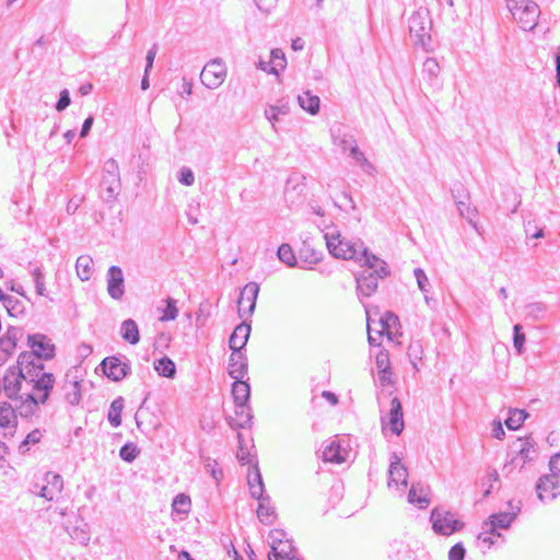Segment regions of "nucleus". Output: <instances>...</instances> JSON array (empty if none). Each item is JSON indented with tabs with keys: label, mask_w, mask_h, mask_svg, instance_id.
I'll list each match as a JSON object with an SVG mask.
<instances>
[{
	"label": "nucleus",
	"mask_w": 560,
	"mask_h": 560,
	"mask_svg": "<svg viewBox=\"0 0 560 560\" xmlns=\"http://www.w3.org/2000/svg\"><path fill=\"white\" fill-rule=\"evenodd\" d=\"M33 354H20L16 365L3 376V392L10 399H37L45 404L55 384L52 373L44 371L43 363H32Z\"/></svg>",
	"instance_id": "obj_1"
},
{
	"label": "nucleus",
	"mask_w": 560,
	"mask_h": 560,
	"mask_svg": "<svg viewBox=\"0 0 560 560\" xmlns=\"http://www.w3.org/2000/svg\"><path fill=\"white\" fill-rule=\"evenodd\" d=\"M506 7L523 31H532L537 25L540 9L534 1L506 0Z\"/></svg>",
	"instance_id": "obj_2"
},
{
	"label": "nucleus",
	"mask_w": 560,
	"mask_h": 560,
	"mask_svg": "<svg viewBox=\"0 0 560 560\" xmlns=\"http://www.w3.org/2000/svg\"><path fill=\"white\" fill-rule=\"evenodd\" d=\"M432 21L427 8H419L409 18V33L415 44L423 49L431 48Z\"/></svg>",
	"instance_id": "obj_3"
},
{
	"label": "nucleus",
	"mask_w": 560,
	"mask_h": 560,
	"mask_svg": "<svg viewBox=\"0 0 560 560\" xmlns=\"http://www.w3.org/2000/svg\"><path fill=\"white\" fill-rule=\"evenodd\" d=\"M324 238L328 252L334 257L345 260H353L363 245L361 241L351 242L345 238L336 229L325 232Z\"/></svg>",
	"instance_id": "obj_4"
},
{
	"label": "nucleus",
	"mask_w": 560,
	"mask_h": 560,
	"mask_svg": "<svg viewBox=\"0 0 560 560\" xmlns=\"http://www.w3.org/2000/svg\"><path fill=\"white\" fill-rule=\"evenodd\" d=\"M536 448L530 438L517 439L509 454L510 460L503 466V472L511 474L514 468H523L527 463L534 460L536 456Z\"/></svg>",
	"instance_id": "obj_5"
},
{
	"label": "nucleus",
	"mask_w": 560,
	"mask_h": 560,
	"mask_svg": "<svg viewBox=\"0 0 560 560\" xmlns=\"http://www.w3.org/2000/svg\"><path fill=\"white\" fill-rule=\"evenodd\" d=\"M432 528L436 534L450 536L464 527V523L456 515L443 508H435L431 512Z\"/></svg>",
	"instance_id": "obj_6"
},
{
	"label": "nucleus",
	"mask_w": 560,
	"mask_h": 560,
	"mask_svg": "<svg viewBox=\"0 0 560 560\" xmlns=\"http://www.w3.org/2000/svg\"><path fill=\"white\" fill-rule=\"evenodd\" d=\"M27 346L31 352L24 351L20 354H33L32 363H42L40 360H50L55 357V345L51 339L43 334H34L27 336Z\"/></svg>",
	"instance_id": "obj_7"
},
{
	"label": "nucleus",
	"mask_w": 560,
	"mask_h": 560,
	"mask_svg": "<svg viewBox=\"0 0 560 560\" xmlns=\"http://www.w3.org/2000/svg\"><path fill=\"white\" fill-rule=\"evenodd\" d=\"M226 73L222 59L215 58L206 63L200 73V80L206 88L214 90L224 82Z\"/></svg>",
	"instance_id": "obj_8"
},
{
	"label": "nucleus",
	"mask_w": 560,
	"mask_h": 560,
	"mask_svg": "<svg viewBox=\"0 0 560 560\" xmlns=\"http://www.w3.org/2000/svg\"><path fill=\"white\" fill-rule=\"evenodd\" d=\"M360 266L365 267V271H372L378 278L384 279L390 275V270L386 261L371 253L364 244L360 248L357 257L353 259Z\"/></svg>",
	"instance_id": "obj_9"
},
{
	"label": "nucleus",
	"mask_w": 560,
	"mask_h": 560,
	"mask_svg": "<svg viewBox=\"0 0 560 560\" xmlns=\"http://www.w3.org/2000/svg\"><path fill=\"white\" fill-rule=\"evenodd\" d=\"M508 511L492 514L489 522L485 523V527H489L490 533H495L497 528L506 529L510 527L521 511V501L514 502L511 500L508 502Z\"/></svg>",
	"instance_id": "obj_10"
},
{
	"label": "nucleus",
	"mask_w": 560,
	"mask_h": 560,
	"mask_svg": "<svg viewBox=\"0 0 560 560\" xmlns=\"http://www.w3.org/2000/svg\"><path fill=\"white\" fill-rule=\"evenodd\" d=\"M259 285L256 282L247 283L241 291L238 299V315L241 318L249 317L255 311Z\"/></svg>",
	"instance_id": "obj_11"
},
{
	"label": "nucleus",
	"mask_w": 560,
	"mask_h": 560,
	"mask_svg": "<svg viewBox=\"0 0 560 560\" xmlns=\"http://www.w3.org/2000/svg\"><path fill=\"white\" fill-rule=\"evenodd\" d=\"M104 374L113 381H121L130 372L131 368L128 362H122L117 357H107L101 363Z\"/></svg>",
	"instance_id": "obj_12"
},
{
	"label": "nucleus",
	"mask_w": 560,
	"mask_h": 560,
	"mask_svg": "<svg viewBox=\"0 0 560 560\" xmlns=\"http://www.w3.org/2000/svg\"><path fill=\"white\" fill-rule=\"evenodd\" d=\"M408 485V470L407 468L401 464L400 457L393 453L390 458V464L388 468V480L387 486L388 488L393 487H404L406 488Z\"/></svg>",
	"instance_id": "obj_13"
},
{
	"label": "nucleus",
	"mask_w": 560,
	"mask_h": 560,
	"mask_svg": "<svg viewBox=\"0 0 560 560\" xmlns=\"http://www.w3.org/2000/svg\"><path fill=\"white\" fill-rule=\"evenodd\" d=\"M107 292L114 300H121L125 294V280L120 267L110 266L106 273Z\"/></svg>",
	"instance_id": "obj_14"
},
{
	"label": "nucleus",
	"mask_w": 560,
	"mask_h": 560,
	"mask_svg": "<svg viewBox=\"0 0 560 560\" xmlns=\"http://www.w3.org/2000/svg\"><path fill=\"white\" fill-rule=\"evenodd\" d=\"M558 478L555 475H545L539 478L536 485V491L540 501H551L557 498Z\"/></svg>",
	"instance_id": "obj_15"
},
{
	"label": "nucleus",
	"mask_w": 560,
	"mask_h": 560,
	"mask_svg": "<svg viewBox=\"0 0 560 560\" xmlns=\"http://www.w3.org/2000/svg\"><path fill=\"white\" fill-rule=\"evenodd\" d=\"M380 278L373 273L372 271H363L360 276L355 278L357 280V292L359 298H369L371 296L378 287Z\"/></svg>",
	"instance_id": "obj_16"
},
{
	"label": "nucleus",
	"mask_w": 560,
	"mask_h": 560,
	"mask_svg": "<svg viewBox=\"0 0 560 560\" xmlns=\"http://www.w3.org/2000/svg\"><path fill=\"white\" fill-rule=\"evenodd\" d=\"M229 375L238 381L247 373V358L242 351H232L229 360Z\"/></svg>",
	"instance_id": "obj_17"
},
{
	"label": "nucleus",
	"mask_w": 560,
	"mask_h": 560,
	"mask_svg": "<svg viewBox=\"0 0 560 560\" xmlns=\"http://www.w3.org/2000/svg\"><path fill=\"white\" fill-rule=\"evenodd\" d=\"M387 424L389 425L392 432L396 435H399L404 430L402 407L400 400L397 397H394L390 400Z\"/></svg>",
	"instance_id": "obj_18"
},
{
	"label": "nucleus",
	"mask_w": 560,
	"mask_h": 560,
	"mask_svg": "<svg viewBox=\"0 0 560 560\" xmlns=\"http://www.w3.org/2000/svg\"><path fill=\"white\" fill-rule=\"evenodd\" d=\"M249 334H250V325L249 324L243 322L240 325H237L229 340L230 349L232 351H235V350L242 351V349L247 343Z\"/></svg>",
	"instance_id": "obj_19"
},
{
	"label": "nucleus",
	"mask_w": 560,
	"mask_h": 560,
	"mask_svg": "<svg viewBox=\"0 0 560 560\" xmlns=\"http://www.w3.org/2000/svg\"><path fill=\"white\" fill-rule=\"evenodd\" d=\"M408 502L419 509H425L430 504L429 489L422 483H412L408 493Z\"/></svg>",
	"instance_id": "obj_20"
},
{
	"label": "nucleus",
	"mask_w": 560,
	"mask_h": 560,
	"mask_svg": "<svg viewBox=\"0 0 560 560\" xmlns=\"http://www.w3.org/2000/svg\"><path fill=\"white\" fill-rule=\"evenodd\" d=\"M253 413L247 405H235V418L229 417L228 423L231 428L250 427Z\"/></svg>",
	"instance_id": "obj_21"
},
{
	"label": "nucleus",
	"mask_w": 560,
	"mask_h": 560,
	"mask_svg": "<svg viewBox=\"0 0 560 560\" xmlns=\"http://www.w3.org/2000/svg\"><path fill=\"white\" fill-rule=\"evenodd\" d=\"M345 453L346 451L342 448L340 442L332 440L325 446L323 459L329 463L341 464L346 462Z\"/></svg>",
	"instance_id": "obj_22"
},
{
	"label": "nucleus",
	"mask_w": 560,
	"mask_h": 560,
	"mask_svg": "<svg viewBox=\"0 0 560 560\" xmlns=\"http://www.w3.org/2000/svg\"><path fill=\"white\" fill-rule=\"evenodd\" d=\"M278 546H271V551L268 553L269 560H287L291 556L296 555V550L290 539L283 540Z\"/></svg>",
	"instance_id": "obj_23"
},
{
	"label": "nucleus",
	"mask_w": 560,
	"mask_h": 560,
	"mask_svg": "<svg viewBox=\"0 0 560 560\" xmlns=\"http://www.w3.org/2000/svg\"><path fill=\"white\" fill-rule=\"evenodd\" d=\"M232 395L235 405H247L250 396V387L247 382L238 380L233 383Z\"/></svg>",
	"instance_id": "obj_24"
},
{
	"label": "nucleus",
	"mask_w": 560,
	"mask_h": 560,
	"mask_svg": "<svg viewBox=\"0 0 560 560\" xmlns=\"http://www.w3.org/2000/svg\"><path fill=\"white\" fill-rule=\"evenodd\" d=\"M257 517L265 525H271L276 518L273 506L270 504V498L260 499L257 508Z\"/></svg>",
	"instance_id": "obj_25"
},
{
	"label": "nucleus",
	"mask_w": 560,
	"mask_h": 560,
	"mask_svg": "<svg viewBox=\"0 0 560 560\" xmlns=\"http://www.w3.org/2000/svg\"><path fill=\"white\" fill-rule=\"evenodd\" d=\"M120 334L124 340L130 345H137L140 340L138 325L133 319H126L120 327Z\"/></svg>",
	"instance_id": "obj_26"
},
{
	"label": "nucleus",
	"mask_w": 560,
	"mask_h": 560,
	"mask_svg": "<svg viewBox=\"0 0 560 560\" xmlns=\"http://www.w3.org/2000/svg\"><path fill=\"white\" fill-rule=\"evenodd\" d=\"M93 269V259L89 255H81L75 262L77 275L82 281L91 279Z\"/></svg>",
	"instance_id": "obj_27"
},
{
	"label": "nucleus",
	"mask_w": 560,
	"mask_h": 560,
	"mask_svg": "<svg viewBox=\"0 0 560 560\" xmlns=\"http://www.w3.org/2000/svg\"><path fill=\"white\" fill-rule=\"evenodd\" d=\"M300 106L312 115H315L319 110L320 100L318 96L313 95L310 91L304 92L298 96Z\"/></svg>",
	"instance_id": "obj_28"
},
{
	"label": "nucleus",
	"mask_w": 560,
	"mask_h": 560,
	"mask_svg": "<svg viewBox=\"0 0 560 560\" xmlns=\"http://www.w3.org/2000/svg\"><path fill=\"white\" fill-rule=\"evenodd\" d=\"M154 370L159 375L173 378L176 373L175 363L167 357H163L154 362Z\"/></svg>",
	"instance_id": "obj_29"
},
{
	"label": "nucleus",
	"mask_w": 560,
	"mask_h": 560,
	"mask_svg": "<svg viewBox=\"0 0 560 560\" xmlns=\"http://www.w3.org/2000/svg\"><path fill=\"white\" fill-rule=\"evenodd\" d=\"M16 427V415L9 402H0V427Z\"/></svg>",
	"instance_id": "obj_30"
},
{
	"label": "nucleus",
	"mask_w": 560,
	"mask_h": 560,
	"mask_svg": "<svg viewBox=\"0 0 560 560\" xmlns=\"http://www.w3.org/2000/svg\"><path fill=\"white\" fill-rule=\"evenodd\" d=\"M289 105L288 103H282L280 105H269L265 109V117L271 122L272 129L276 130V122L279 120L280 115L289 114Z\"/></svg>",
	"instance_id": "obj_31"
},
{
	"label": "nucleus",
	"mask_w": 560,
	"mask_h": 560,
	"mask_svg": "<svg viewBox=\"0 0 560 560\" xmlns=\"http://www.w3.org/2000/svg\"><path fill=\"white\" fill-rule=\"evenodd\" d=\"M440 73V65L434 58H427L422 66L423 78L427 79L430 84H434Z\"/></svg>",
	"instance_id": "obj_32"
},
{
	"label": "nucleus",
	"mask_w": 560,
	"mask_h": 560,
	"mask_svg": "<svg viewBox=\"0 0 560 560\" xmlns=\"http://www.w3.org/2000/svg\"><path fill=\"white\" fill-rule=\"evenodd\" d=\"M122 409H124V398L122 397L116 398L110 404L109 411H108V415H107V419H108L109 423L114 428H117V427H119L121 424V411H122Z\"/></svg>",
	"instance_id": "obj_33"
},
{
	"label": "nucleus",
	"mask_w": 560,
	"mask_h": 560,
	"mask_svg": "<svg viewBox=\"0 0 560 560\" xmlns=\"http://www.w3.org/2000/svg\"><path fill=\"white\" fill-rule=\"evenodd\" d=\"M525 311L526 317L534 320H540L545 318L548 307L542 302H533L525 306Z\"/></svg>",
	"instance_id": "obj_34"
},
{
	"label": "nucleus",
	"mask_w": 560,
	"mask_h": 560,
	"mask_svg": "<svg viewBox=\"0 0 560 560\" xmlns=\"http://www.w3.org/2000/svg\"><path fill=\"white\" fill-rule=\"evenodd\" d=\"M527 416L528 415L525 412V410L513 409L510 411L509 417L505 420V425L510 430H516L524 423Z\"/></svg>",
	"instance_id": "obj_35"
},
{
	"label": "nucleus",
	"mask_w": 560,
	"mask_h": 560,
	"mask_svg": "<svg viewBox=\"0 0 560 560\" xmlns=\"http://www.w3.org/2000/svg\"><path fill=\"white\" fill-rule=\"evenodd\" d=\"M66 399L67 401L72 405L77 406L80 404L81 400V387L80 382L78 381H70L68 385L66 386Z\"/></svg>",
	"instance_id": "obj_36"
},
{
	"label": "nucleus",
	"mask_w": 560,
	"mask_h": 560,
	"mask_svg": "<svg viewBox=\"0 0 560 560\" xmlns=\"http://www.w3.org/2000/svg\"><path fill=\"white\" fill-rule=\"evenodd\" d=\"M457 210L459 212V215L462 218H465L470 225L474 226V229L477 230V224L474 221L477 214L476 208H471L466 200H457L456 201Z\"/></svg>",
	"instance_id": "obj_37"
},
{
	"label": "nucleus",
	"mask_w": 560,
	"mask_h": 560,
	"mask_svg": "<svg viewBox=\"0 0 560 560\" xmlns=\"http://www.w3.org/2000/svg\"><path fill=\"white\" fill-rule=\"evenodd\" d=\"M190 498L184 493H179L174 498L172 509L174 513L188 514L190 511Z\"/></svg>",
	"instance_id": "obj_38"
},
{
	"label": "nucleus",
	"mask_w": 560,
	"mask_h": 560,
	"mask_svg": "<svg viewBox=\"0 0 560 560\" xmlns=\"http://www.w3.org/2000/svg\"><path fill=\"white\" fill-rule=\"evenodd\" d=\"M86 527H88L86 524H82V526H73L69 530L70 537L73 540L78 541L79 544L86 546L91 539L90 533Z\"/></svg>",
	"instance_id": "obj_39"
},
{
	"label": "nucleus",
	"mask_w": 560,
	"mask_h": 560,
	"mask_svg": "<svg viewBox=\"0 0 560 560\" xmlns=\"http://www.w3.org/2000/svg\"><path fill=\"white\" fill-rule=\"evenodd\" d=\"M3 306L7 308L10 316H19L24 313V305L16 298L8 295L3 302Z\"/></svg>",
	"instance_id": "obj_40"
},
{
	"label": "nucleus",
	"mask_w": 560,
	"mask_h": 560,
	"mask_svg": "<svg viewBox=\"0 0 560 560\" xmlns=\"http://www.w3.org/2000/svg\"><path fill=\"white\" fill-rule=\"evenodd\" d=\"M278 258L289 267L296 265L295 255L289 244H281L277 252Z\"/></svg>",
	"instance_id": "obj_41"
},
{
	"label": "nucleus",
	"mask_w": 560,
	"mask_h": 560,
	"mask_svg": "<svg viewBox=\"0 0 560 560\" xmlns=\"http://www.w3.org/2000/svg\"><path fill=\"white\" fill-rule=\"evenodd\" d=\"M46 485L49 487V491L55 494L61 493L63 489V479L59 474L48 471L45 475Z\"/></svg>",
	"instance_id": "obj_42"
},
{
	"label": "nucleus",
	"mask_w": 560,
	"mask_h": 560,
	"mask_svg": "<svg viewBox=\"0 0 560 560\" xmlns=\"http://www.w3.org/2000/svg\"><path fill=\"white\" fill-rule=\"evenodd\" d=\"M102 186H106L105 187V191H106V196H104L103 198L106 200V201H112L115 196L118 194V190H119V177H116V182H114V178H107V177H104L103 180H102Z\"/></svg>",
	"instance_id": "obj_43"
},
{
	"label": "nucleus",
	"mask_w": 560,
	"mask_h": 560,
	"mask_svg": "<svg viewBox=\"0 0 560 560\" xmlns=\"http://www.w3.org/2000/svg\"><path fill=\"white\" fill-rule=\"evenodd\" d=\"M139 453H140V451L136 444L127 443L121 446V448L119 451V456L122 460H125L127 463H131L137 458Z\"/></svg>",
	"instance_id": "obj_44"
},
{
	"label": "nucleus",
	"mask_w": 560,
	"mask_h": 560,
	"mask_svg": "<svg viewBox=\"0 0 560 560\" xmlns=\"http://www.w3.org/2000/svg\"><path fill=\"white\" fill-rule=\"evenodd\" d=\"M351 142L353 144L350 147V156L360 163L365 171L373 168V165L366 160L364 153L358 148L355 140H351Z\"/></svg>",
	"instance_id": "obj_45"
},
{
	"label": "nucleus",
	"mask_w": 560,
	"mask_h": 560,
	"mask_svg": "<svg viewBox=\"0 0 560 560\" xmlns=\"http://www.w3.org/2000/svg\"><path fill=\"white\" fill-rule=\"evenodd\" d=\"M166 306L163 310V315L161 316L162 322L174 320L178 316V308L176 306V300L172 298L166 299Z\"/></svg>",
	"instance_id": "obj_46"
},
{
	"label": "nucleus",
	"mask_w": 560,
	"mask_h": 560,
	"mask_svg": "<svg viewBox=\"0 0 560 560\" xmlns=\"http://www.w3.org/2000/svg\"><path fill=\"white\" fill-rule=\"evenodd\" d=\"M408 553V547L402 541H394L390 545L389 556L394 560H406Z\"/></svg>",
	"instance_id": "obj_47"
},
{
	"label": "nucleus",
	"mask_w": 560,
	"mask_h": 560,
	"mask_svg": "<svg viewBox=\"0 0 560 560\" xmlns=\"http://www.w3.org/2000/svg\"><path fill=\"white\" fill-rule=\"evenodd\" d=\"M422 353H423V349H422V345L420 343V341H412L409 345L408 355H409V359L416 370H418L417 362L421 361Z\"/></svg>",
	"instance_id": "obj_48"
},
{
	"label": "nucleus",
	"mask_w": 560,
	"mask_h": 560,
	"mask_svg": "<svg viewBox=\"0 0 560 560\" xmlns=\"http://www.w3.org/2000/svg\"><path fill=\"white\" fill-rule=\"evenodd\" d=\"M256 479H257V483H254L252 480H248V485H249V490H250L252 497L257 499L258 501H260V499H265L266 497L262 495L264 483H262V478H261V475H260L258 468H256Z\"/></svg>",
	"instance_id": "obj_49"
},
{
	"label": "nucleus",
	"mask_w": 560,
	"mask_h": 560,
	"mask_svg": "<svg viewBox=\"0 0 560 560\" xmlns=\"http://www.w3.org/2000/svg\"><path fill=\"white\" fill-rule=\"evenodd\" d=\"M513 332H514V337H513L514 348L517 351V354H522L524 351L526 336L524 332H522V326L520 324L514 325Z\"/></svg>",
	"instance_id": "obj_50"
},
{
	"label": "nucleus",
	"mask_w": 560,
	"mask_h": 560,
	"mask_svg": "<svg viewBox=\"0 0 560 560\" xmlns=\"http://www.w3.org/2000/svg\"><path fill=\"white\" fill-rule=\"evenodd\" d=\"M380 322H381L383 331H386L387 334H390V330L394 329L399 324L398 316L392 312H386L381 317Z\"/></svg>",
	"instance_id": "obj_51"
},
{
	"label": "nucleus",
	"mask_w": 560,
	"mask_h": 560,
	"mask_svg": "<svg viewBox=\"0 0 560 560\" xmlns=\"http://www.w3.org/2000/svg\"><path fill=\"white\" fill-rule=\"evenodd\" d=\"M32 276L34 278V283H35V289H36V293L40 296H46V287H45V282H44V273L42 271V269L39 267H36L33 271H32Z\"/></svg>",
	"instance_id": "obj_52"
},
{
	"label": "nucleus",
	"mask_w": 560,
	"mask_h": 560,
	"mask_svg": "<svg viewBox=\"0 0 560 560\" xmlns=\"http://www.w3.org/2000/svg\"><path fill=\"white\" fill-rule=\"evenodd\" d=\"M271 61L273 63V67L271 68L270 72L278 73V68L284 69L285 67V57L281 49H272L271 52Z\"/></svg>",
	"instance_id": "obj_53"
},
{
	"label": "nucleus",
	"mask_w": 560,
	"mask_h": 560,
	"mask_svg": "<svg viewBox=\"0 0 560 560\" xmlns=\"http://www.w3.org/2000/svg\"><path fill=\"white\" fill-rule=\"evenodd\" d=\"M22 405L19 407L20 415L22 417H31L35 413L38 405L42 404V401H38L37 399H27V400H21Z\"/></svg>",
	"instance_id": "obj_54"
},
{
	"label": "nucleus",
	"mask_w": 560,
	"mask_h": 560,
	"mask_svg": "<svg viewBox=\"0 0 560 560\" xmlns=\"http://www.w3.org/2000/svg\"><path fill=\"white\" fill-rule=\"evenodd\" d=\"M42 433L39 430H33L30 432L26 438L22 441V443L19 446L20 452H26L28 450L30 444H36L40 441Z\"/></svg>",
	"instance_id": "obj_55"
},
{
	"label": "nucleus",
	"mask_w": 560,
	"mask_h": 560,
	"mask_svg": "<svg viewBox=\"0 0 560 560\" xmlns=\"http://www.w3.org/2000/svg\"><path fill=\"white\" fill-rule=\"evenodd\" d=\"M177 178L185 186H192L195 183L194 172L187 166H183L179 170Z\"/></svg>",
	"instance_id": "obj_56"
},
{
	"label": "nucleus",
	"mask_w": 560,
	"mask_h": 560,
	"mask_svg": "<svg viewBox=\"0 0 560 560\" xmlns=\"http://www.w3.org/2000/svg\"><path fill=\"white\" fill-rule=\"evenodd\" d=\"M413 275H415V277L417 279V283H418L419 289L423 293H428L429 292L430 283H429V279H428L424 270L421 269V268H416L413 270Z\"/></svg>",
	"instance_id": "obj_57"
},
{
	"label": "nucleus",
	"mask_w": 560,
	"mask_h": 560,
	"mask_svg": "<svg viewBox=\"0 0 560 560\" xmlns=\"http://www.w3.org/2000/svg\"><path fill=\"white\" fill-rule=\"evenodd\" d=\"M389 357L387 352L381 351L376 355V366L380 373L390 374L389 372Z\"/></svg>",
	"instance_id": "obj_58"
},
{
	"label": "nucleus",
	"mask_w": 560,
	"mask_h": 560,
	"mask_svg": "<svg viewBox=\"0 0 560 560\" xmlns=\"http://www.w3.org/2000/svg\"><path fill=\"white\" fill-rule=\"evenodd\" d=\"M466 549L462 542L455 544L448 551V560H464Z\"/></svg>",
	"instance_id": "obj_59"
},
{
	"label": "nucleus",
	"mask_w": 560,
	"mask_h": 560,
	"mask_svg": "<svg viewBox=\"0 0 560 560\" xmlns=\"http://www.w3.org/2000/svg\"><path fill=\"white\" fill-rule=\"evenodd\" d=\"M3 337L18 345V341L23 337V330L22 328L11 326L8 328Z\"/></svg>",
	"instance_id": "obj_60"
},
{
	"label": "nucleus",
	"mask_w": 560,
	"mask_h": 560,
	"mask_svg": "<svg viewBox=\"0 0 560 560\" xmlns=\"http://www.w3.org/2000/svg\"><path fill=\"white\" fill-rule=\"evenodd\" d=\"M71 103L70 94L68 90H62L59 95V100L56 104V109L58 112L65 110Z\"/></svg>",
	"instance_id": "obj_61"
},
{
	"label": "nucleus",
	"mask_w": 560,
	"mask_h": 560,
	"mask_svg": "<svg viewBox=\"0 0 560 560\" xmlns=\"http://www.w3.org/2000/svg\"><path fill=\"white\" fill-rule=\"evenodd\" d=\"M451 192H452V196H453V199L455 200V202L457 200L468 199V192L466 191L465 187L460 183L455 184L454 187L451 189Z\"/></svg>",
	"instance_id": "obj_62"
},
{
	"label": "nucleus",
	"mask_w": 560,
	"mask_h": 560,
	"mask_svg": "<svg viewBox=\"0 0 560 560\" xmlns=\"http://www.w3.org/2000/svg\"><path fill=\"white\" fill-rule=\"evenodd\" d=\"M269 538L271 539V546H278L277 544H281L283 540H287V533L282 529H272L269 533Z\"/></svg>",
	"instance_id": "obj_63"
},
{
	"label": "nucleus",
	"mask_w": 560,
	"mask_h": 560,
	"mask_svg": "<svg viewBox=\"0 0 560 560\" xmlns=\"http://www.w3.org/2000/svg\"><path fill=\"white\" fill-rule=\"evenodd\" d=\"M549 468L551 471L550 475H555V477L558 478L560 474V454H556L550 458Z\"/></svg>",
	"instance_id": "obj_64"
}]
</instances>
